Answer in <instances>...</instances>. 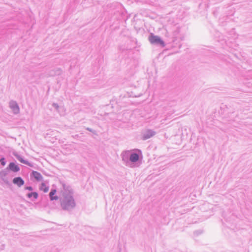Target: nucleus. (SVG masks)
Listing matches in <instances>:
<instances>
[{
	"label": "nucleus",
	"mask_w": 252,
	"mask_h": 252,
	"mask_svg": "<svg viewBox=\"0 0 252 252\" xmlns=\"http://www.w3.org/2000/svg\"><path fill=\"white\" fill-rule=\"evenodd\" d=\"M130 154V151H123L121 154L122 160L126 166H129Z\"/></svg>",
	"instance_id": "obj_3"
},
{
	"label": "nucleus",
	"mask_w": 252,
	"mask_h": 252,
	"mask_svg": "<svg viewBox=\"0 0 252 252\" xmlns=\"http://www.w3.org/2000/svg\"><path fill=\"white\" fill-rule=\"evenodd\" d=\"M38 193L36 192H32L28 193L27 194V197L29 198H31L32 196L33 197L34 199H37L38 197Z\"/></svg>",
	"instance_id": "obj_12"
},
{
	"label": "nucleus",
	"mask_w": 252,
	"mask_h": 252,
	"mask_svg": "<svg viewBox=\"0 0 252 252\" xmlns=\"http://www.w3.org/2000/svg\"><path fill=\"white\" fill-rule=\"evenodd\" d=\"M63 190L60 197L61 206L63 210L71 211L76 206V202L73 197V191L70 187L65 184H62Z\"/></svg>",
	"instance_id": "obj_1"
},
{
	"label": "nucleus",
	"mask_w": 252,
	"mask_h": 252,
	"mask_svg": "<svg viewBox=\"0 0 252 252\" xmlns=\"http://www.w3.org/2000/svg\"><path fill=\"white\" fill-rule=\"evenodd\" d=\"M86 129L90 132H92L93 133H94L95 131L93 129H91V128H89V127H87L86 128Z\"/></svg>",
	"instance_id": "obj_19"
},
{
	"label": "nucleus",
	"mask_w": 252,
	"mask_h": 252,
	"mask_svg": "<svg viewBox=\"0 0 252 252\" xmlns=\"http://www.w3.org/2000/svg\"><path fill=\"white\" fill-rule=\"evenodd\" d=\"M62 71L60 69H58L57 71V72L55 73L56 75H59L61 74Z\"/></svg>",
	"instance_id": "obj_20"
},
{
	"label": "nucleus",
	"mask_w": 252,
	"mask_h": 252,
	"mask_svg": "<svg viewBox=\"0 0 252 252\" xmlns=\"http://www.w3.org/2000/svg\"><path fill=\"white\" fill-rule=\"evenodd\" d=\"M1 179L6 184H9V182L8 181V180L5 177V178H1Z\"/></svg>",
	"instance_id": "obj_17"
},
{
	"label": "nucleus",
	"mask_w": 252,
	"mask_h": 252,
	"mask_svg": "<svg viewBox=\"0 0 252 252\" xmlns=\"http://www.w3.org/2000/svg\"><path fill=\"white\" fill-rule=\"evenodd\" d=\"M52 106L56 109L57 111L59 112V109L60 108V107L57 103H53Z\"/></svg>",
	"instance_id": "obj_15"
},
{
	"label": "nucleus",
	"mask_w": 252,
	"mask_h": 252,
	"mask_svg": "<svg viewBox=\"0 0 252 252\" xmlns=\"http://www.w3.org/2000/svg\"><path fill=\"white\" fill-rule=\"evenodd\" d=\"M7 171H2L0 172V178H3L6 177L7 175Z\"/></svg>",
	"instance_id": "obj_14"
},
{
	"label": "nucleus",
	"mask_w": 252,
	"mask_h": 252,
	"mask_svg": "<svg viewBox=\"0 0 252 252\" xmlns=\"http://www.w3.org/2000/svg\"><path fill=\"white\" fill-rule=\"evenodd\" d=\"M56 192V190L55 189H51L49 193V196L51 200H58L59 197L57 196H54Z\"/></svg>",
	"instance_id": "obj_11"
},
{
	"label": "nucleus",
	"mask_w": 252,
	"mask_h": 252,
	"mask_svg": "<svg viewBox=\"0 0 252 252\" xmlns=\"http://www.w3.org/2000/svg\"><path fill=\"white\" fill-rule=\"evenodd\" d=\"M40 190H43L44 192H47L49 190V188L46 187L44 183H42L40 187Z\"/></svg>",
	"instance_id": "obj_13"
},
{
	"label": "nucleus",
	"mask_w": 252,
	"mask_h": 252,
	"mask_svg": "<svg viewBox=\"0 0 252 252\" xmlns=\"http://www.w3.org/2000/svg\"><path fill=\"white\" fill-rule=\"evenodd\" d=\"M0 162L1 163V164L3 166L5 165L6 164V161H5V158L2 157L0 159Z\"/></svg>",
	"instance_id": "obj_16"
},
{
	"label": "nucleus",
	"mask_w": 252,
	"mask_h": 252,
	"mask_svg": "<svg viewBox=\"0 0 252 252\" xmlns=\"http://www.w3.org/2000/svg\"><path fill=\"white\" fill-rule=\"evenodd\" d=\"M13 183L16 185L18 187H21L24 184V181L20 177H15L13 179Z\"/></svg>",
	"instance_id": "obj_7"
},
{
	"label": "nucleus",
	"mask_w": 252,
	"mask_h": 252,
	"mask_svg": "<svg viewBox=\"0 0 252 252\" xmlns=\"http://www.w3.org/2000/svg\"><path fill=\"white\" fill-rule=\"evenodd\" d=\"M156 134V131L152 129H147L143 133L142 135V139L147 140L154 136Z\"/></svg>",
	"instance_id": "obj_5"
},
{
	"label": "nucleus",
	"mask_w": 252,
	"mask_h": 252,
	"mask_svg": "<svg viewBox=\"0 0 252 252\" xmlns=\"http://www.w3.org/2000/svg\"><path fill=\"white\" fill-rule=\"evenodd\" d=\"M25 189L29 190H30V191H32V190H33V188L31 186L26 187H25Z\"/></svg>",
	"instance_id": "obj_18"
},
{
	"label": "nucleus",
	"mask_w": 252,
	"mask_h": 252,
	"mask_svg": "<svg viewBox=\"0 0 252 252\" xmlns=\"http://www.w3.org/2000/svg\"><path fill=\"white\" fill-rule=\"evenodd\" d=\"M139 159V156L138 154L136 153H131L130 154L129 157V165L130 164V162L135 163Z\"/></svg>",
	"instance_id": "obj_8"
},
{
	"label": "nucleus",
	"mask_w": 252,
	"mask_h": 252,
	"mask_svg": "<svg viewBox=\"0 0 252 252\" xmlns=\"http://www.w3.org/2000/svg\"><path fill=\"white\" fill-rule=\"evenodd\" d=\"M9 107L15 114H18L20 112V108L17 103L14 100L9 102Z\"/></svg>",
	"instance_id": "obj_4"
},
{
	"label": "nucleus",
	"mask_w": 252,
	"mask_h": 252,
	"mask_svg": "<svg viewBox=\"0 0 252 252\" xmlns=\"http://www.w3.org/2000/svg\"><path fill=\"white\" fill-rule=\"evenodd\" d=\"M15 158L21 163L25 164L26 165H28L29 166L32 167V163L29 162L27 160L24 159V158L19 155L18 154H15L14 155Z\"/></svg>",
	"instance_id": "obj_10"
},
{
	"label": "nucleus",
	"mask_w": 252,
	"mask_h": 252,
	"mask_svg": "<svg viewBox=\"0 0 252 252\" xmlns=\"http://www.w3.org/2000/svg\"><path fill=\"white\" fill-rule=\"evenodd\" d=\"M6 169L14 172H17L20 171L19 167L14 162H10Z\"/></svg>",
	"instance_id": "obj_9"
},
{
	"label": "nucleus",
	"mask_w": 252,
	"mask_h": 252,
	"mask_svg": "<svg viewBox=\"0 0 252 252\" xmlns=\"http://www.w3.org/2000/svg\"><path fill=\"white\" fill-rule=\"evenodd\" d=\"M149 40L152 44L160 45L162 47L165 46L164 42L157 35H155L153 33H151L149 36Z\"/></svg>",
	"instance_id": "obj_2"
},
{
	"label": "nucleus",
	"mask_w": 252,
	"mask_h": 252,
	"mask_svg": "<svg viewBox=\"0 0 252 252\" xmlns=\"http://www.w3.org/2000/svg\"><path fill=\"white\" fill-rule=\"evenodd\" d=\"M31 177L34 178L37 181H41L43 180L42 175L39 172L35 171H33L32 172Z\"/></svg>",
	"instance_id": "obj_6"
},
{
	"label": "nucleus",
	"mask_w": 252,
	"mask_h": 252,
	"mask_svg": "<svg viewBox=\"0 0 252 252\" xmlns=\"http://www.w3.org/2000/svg\"><path fill=\"white\" fill-rule=\"evenodd\" d=\"M4 248V245H2L1 246V248H0L1 250H3Z\"/></svg>",
	"instance_id": "obj_21"
}]
</instances>
